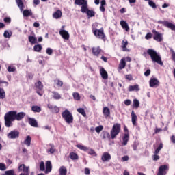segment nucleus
Returning a JSON list of instances; mask_svg holds the SVG:
<instances>
[{"instance_id": "42", "label": "nucleus", "mask_w": 175, "mask_h": 175, "mask_svg": "<svg viewBox=\"0 0 175 175\" xmlns=\"http://www.w3.org/2000/svg\"><path fill=\"white\" fill-rule=\"evenodd\" d=\"M77 148H79V150H82V151H88V148L87 146L78 144L76 146Z\"/></svg>"}, {"instance_id": "60", "label": "nucleus", "mask_w": 175, "mask_h": 175, "mask_svg": "<svg viewBox=\"0 0 175 175\" xmlns=\"http://www.w3.org/2000/svg\"><path fill=\"white\" fill-rule=\"evenodd\" d=\"M159 159V157L158 156V154H154L153 155V161H158Z\"/></svg>"}, {"instance_id": "27", "label": "nucleus", "mask_w": 175, "mask_h": 175, "mask_svg": "<svg viewBox=\"0 0 175 175\" xmlns=\"http://www.w3.org/2000/svg\"><path fill=\"white\" fill-rule=\"evenodd\" d=\"M103 113L105 117H110V109H109V107H105Z\"/></svg>"}, {"instance_id": "14", "label": "nucleus", "mask_w": 175, "mask_h": 175, "mask_svg": "<svg viewBox=\"0 0 175 175\" xmlns=\"http://www.w3.org/2000/svg\"><path fill=\"white\" fill-rule=\"evenodd\" d=\"M111 159V155L109 154V152H104L103 156L101 157V160L103 162H108Z\"/></svg>"}, {"instance_id": "30", "label": "nucleus", "mask_w": 175, "mask_h": 175, "mask_svg": "<svg viewBox=\"0 0 175 175\" xmlns=\"http://www.w3.org/2000/svg\"><path fill=\"white\" fill-rule=\"evenodd\" d=\"M32 140V137L31 136L27 135L26 137L25 140L24 141V144L27 145V147H29L31 146V141Z\"/></svg>"}, {"instance_id": "24", "label": "nucleus", "mask_w": 175, "mask_h": 175, "mask_svg": "<svg viewBox=\"0 0 175 175\" xmlns=\"http://www.w3.org/2000/svg\"><path fill=\"white\" fill-rule=\"evenodd\" d=\"M53 18H61L62 17V12L61 10H57L53 14Z\"/></svg>"}, {"instance_id": "7", "label": "nucleus", "mask_w": 175, "mask_h": 175, "mask_svg": "<svg viewBox=\"0 0 175 175\" xmlns=\"http://www.w3.org/2000/svg\"><path fill=\"white\" fill-rule=\"evenodd\" d=\"M20 136V132H18V131H10L8 135H7V137L8 139H18Z\"/></svg>"}, {"instance_id": "28", "label": "nucleus", "mask_w": 175, "mask_h": 175, "mask_svg": "<svg viewBox=\"0 0 175 175\" xmlns=\"http://www.w3.org/2000/svg\"><path fill=\"white\" fill-rule=\"evenodd\" d=\"M23 17H29L32 16V11L29 10H23Z\"/></svg>"}, {"instance_id": "43", "label": "nucleus", "mask_w": 175, "mask_h": 175, "mask_svg": "<svg viewBox=\"0 0 175 175\" xmlns=\"http://www.w3.org/2000/svg\"><path fill=\"white\" fill-rule=\"evenodd\" d=\"M12 31L9 32L8 30L5 31L3 33L4 38H12Z\"/></svg>"}, {"instance_id": "31", "label": "nucleus", "mask_w": 175, "mask_h": 175, "mask_svg": "<svg viewBox=\"0 0 175 175\" xmlns=\"http://www.w3.org/2000/svg\"><path fill=\"white\" fill-rule=\"evenodd\" d=\"M139 85H130L129 87V91H139Z\"/></svg>"}, {"instance_id": "62", "label": "nucleus", "mask_w": 175, "mask_h": 175, "mask_svg": "<svg viewBox=\"0 0 175 175\" xmlns=\"http://www.w3.org/2000/svg\"><path fill=\"white\" fill-rule=\"evenodd\" d=\"M151 73V70H147L145 72L144 75L145 76H150V74Z\"/></svg>"}, {"instance_id": "10", "label": "nucleus", "mask_w": 175, "mask_h": 175, "mask_svg": "<svg viewBox=\"0 0 175 175\" xmlns=\"http://www.w3.org/2000/svg\"><path fill=\"white\" fill-rule=\"evenodd\" d=\"M169 170V165H161L159 168V172L157 175H166V170Z\"/></svg>"}, {"instance_id": "35", "label": "nucleus", "mask_w": 175, "mask_h": 175, "mask_svg": "<svg viewBox=\"0 0 175 175\" xmlns=\"http://www.w3.org/2000/svg\"><path fill=\"white\" fill-rule=\"evenodd\" d=\"M167 28H170L172 31H175V25L167 21V25H165Z\"/></svg>"}, {"instance_id": "21", "label": "nucleus", "mask_w": 175, "mask_h": 175, "mask_svg": "<svg viewBox=\"0 0 175 175\" xmlns=\"http://www.w3.org/2000/svg\"><path fill=\"white\" fill-rule=\"evenodd\" d=\"M131 121L133 125L136 126V121H137V116H136V113H135V111H132L131 112Z\"/></svg>"}, {"instance_id": "36", "label": "nucleus", "mask_w": 175, "mask_h": 175, "mask_svg": "<svg viewBox=\"0 0 175 175\" xmlns=\"http://www.w3.org/2000/svg\"><path fill=\"white\" fill-rule=\"evenodd\" d=\"M6 98V93L5 92V90L2 88H0V98L5 99Z\"/></svg>"}, {"instance_id": "40", "label": "nucleus", "mask_w": 175, "mask_h": 175, "mask_svg": "<svg viewBox=\"0 0 175 175\" xmlns=\"http://www.w3.org/2000/svg\"><path fill=\"white\" fill-rule=\"evenodd\" d=\"M105 5H106V1L102 0L100 2V12H105Z\"/></svg>"}, {"instance_id": "23", "label": "nucleus", "mask_w": 175, "mask_h": 175, "mask_svg": "<svg viewBox=\"0 0 175 175\" xmlns=\"http://www.w3.org/2000/svg\"><path fill=\"white\" fill-rule=\"evenodd\" d=\"M123 142L122 146H126L128 144V142L129 141V134L125 133L123 138H122Z\"/></svg>"}, {"instance_id": "50", "label": "nucleus", "mask_w": 175, "mask_h": 175, "mask_svg": "<svg viewBox=\"0 0 175 175\" xmlns=\"http://www.w3.org/2000/svg\"><path fill=\"white\" fill-rule=\"evenodd\" d=\"M101 136L103 137V139H107V137H109V132L107 131H104L101 133Z\"/></svg>"}, {"instance_id": "11", "label": "nucleus", "mask_w": 175, "mask_h": 175, "mask_svg": "<svg viewBox=\"0 0 175 175\" xmlns=\"http://www.w3.org/2000/svg\"><path fill=\"white\" fill-rule=\"evenodd\" d=\"M59 35L65 40H69V38H70L69 32H68L66 30H65V29H60L59 30Z\"/></svg>"}, {"instance_id": "18", "label": "nucleus", "mask_w": 175, "mask_h": 175, "mask_svg": "<svg viewBox=\"0 0 175 175\" xmlns=\"http://www.w3.org/2000/svg\"><path fill=\"white\" fill-rule=\"evenodd\" d=\"M28 120L29 125L33 126L34 128H38V122L36 121V120L32 118H29Z\"/></svg>"}, {"instance_id": "33", "label": "nucleus", "mask_w": 175, "mask_h": 175, "mask_svg": "<svg viewBox=\"0 0 175 175\" xmlns=\"http://www.w3.org/2000/svg\"><path fill=\"white\" fill-rule=\"evenodd\" d=\"M126 65V63L125 62V58H122L121 60H120V63L119 64V69H124V68H125Z\"/></svg>"}, {"instance_id": "61", "label": "nucleus", "mask_w": 175, "mask_h": 175, "mask_svg": "<svg viewBox=\"0 0 175 175\" xmlns=\"http://www.w3.org/2000/svg\"><path fill=\"white\" fill-rule=\"evenodd\" d=\"M126 79H127V80H129V81H131V80H133V77H132V75H126Z\"/></svg>"}, {"instance_id": "15", "label": "nucleus", "mask_w": 175, "mask_h": 175, "mask_svg": "<svg viewBox=\"0 0 175 175\" xmlns=\"http://www.w3.org/2000/svg\"><path fill=\"white\" fill-rule=\"evenodd\" d=\"M34 88L36 91H42L43 90V83H42V81H38L35 83Z\"/></svg>"}, {"instance_id": "41", "label": "nucleus", "mask_w": 175, "mask_h": 175, "mask_svg": "<svg viewBox=\"0 0 175 175\" xmlns=\"http://www.w3.org/2000/svg\"><path fill=\"white\" fill-rule=\"evenodd\" d=\"M77 111H78V113H79L80 114H82V116L83 117H86L87 116V113H85V111L84 110V109L83 108H79L77 109Z\"/></svg>"}, {"instance_id": "25", "label": "nucleus", "mask_w": 175, "mask_h": 175, "mask_svg": "<svg viewBox=\"0 0 175 175\" xmlns=\"http://www.w3.org/2000/svg\"><path fill=\"white\" fill-rule=\"evenodd\" d=\"M68 173V170H66V167L65 166H62L59 169V175H66Z\"/></svg>"}, {"instance_id": "2", "label": "nucleus", "mask_w": 175, "mask_h": 175, "mask_svg": "<svg viewBox=\"0 0 175 175\" xmlns=\"http://www.w3.org/2000/svg\"><path fill=\"white\" fill-rule=\"evenodd\" d=\"M147 53L150 55L151 59L153 62H156L159 64V65H163V62H162V59L161 58V55L153 49H148Z\"/></svg>"}, {"instance_id": "58", "label": "nucleus", "mask_w": 175, "mask_h": 175, "mask_svg": "<svg viewBox=\"0 0 175 175\" xmlns=\"http://www.w3.org/2000/svg\"><path fill=\"white\" fill-rule=\"evenodd\" d=\"M0 170H6V165L3 163H0Z\"/></svg>"}, {"instance_id": "54", "label": "nucleus", "mask_w": 175, "mask_h": 175, "mask_svg": "<svg viewBox=\"0 0 175 175\" xmlns=\"http://www.w3.org/2000/svg\"><path fill=\"white\" fill-rule=\"evenodd\" d=\"M152 38V33H148L145 36V39H146V40H149V39H151Z\"/></svg>"}, {"instance_id": "12", "label": "nucleus", "mask_w": 175, "mask_h": 175, "mask_svg": "<svg viewBox=\"0 0 175 175\" xmlns=\"http://www.w3.org/2000/svg\"><path fill=\"white\" fill-rule=\"evenodd\" d=\"M18 172H23L25 174H29V167H26L25 165L22 164L18 167Z\"/></svg>"}, {"instance_id": "9", "label": "nucleus", "mask_w": 175, "mask_h": 175, "mask_svg": "<svg viewBox=\"0 0 175 175\" xmlns=\"http://www.w3.org/2000/svg\"><path fill=\"white\" fill-rule=\"evenodd\" d=\"M149 84L151 88H157L159 87V81L155 77H152L149 81Z\"/></svg>"}, {"instance_id": "8", "label": "nucleus", "mask_w": 175, "mask_h": 175, "mask_svg": "<svg viewBox=\"0 0 175 175\" xmlns=\"http://www.w3.org/2000/svg\"><path fill=\"white\" fill-rule=\"evenodd\" d=\"M154 33L153 39L156 40V42H162L163 40V35L157 31L156 30H152Z\"/></svg>"}, {"instance_id": "5", "label": "nucleus", "mask_w": 175, "mask_h": 175, "mask_svg": "<svg viewBox=\"0 0 175 175\" xmlns=\"http://www.w3.org/2000/svg\"><path fill=\"white\" fill-rule=\"evenodd\" d=\"M75 5H78V6H81V12L82 13H85L87 12L88 1L87 0H75Z\"/></svg>"}, {"instance_id": "52", "label": "nucleus", "mask_w": 175, "mask_h": 175, "mask_svg": "<svg viewBox=\"0 0 175 175\" xmlns=\"http://www.w3.org/2000/svg\"><path fill=\"white\" fill-rule=\"evenodd\" d=\"M148 5L153 9H155V8H157V5L155 4V3H154V1L151 0L148 1Z\"/></svg>"}, {"instance_id": "47", "label": "nucleus", "mask_w": 175, "mask_h": 175, "mask_svg": "<svg viewBox=\"0 0 175 175\" xmlns=\"http://www.w3.org/2000/svg\"><path fill=\"white\" fill-rule=\"evenodd\" d=\"M55 83L57 85V87H62V85H64V82H62L59 79L55 80Z\"/></svg>"}, {"instance_id": "51", "label": "nucleus", "mask_w": 175, "mask_h": 175, "mask_svg": "<svg viewBox=\"0 0 175 175\" xmlns=\"http://www.w3.org/2000/svg\"><path fill=\"white\" fill-rule=\"evenodd\" d=\"M139 106H140V102H139L137 99H134L133 107L137 108Z\"/></svg>"}, {"instance_id": "48", "label": "nucleus", "mask_w": 175, "mask_h": 175, "mask_svg": "<svg viewBox=\"0 0 175 175\" xmlns=\"http://www.w3.org/2000/svg\"><path fill=\"white\" fill-rule=\"evenodd\" d=\"M163 148V144H160L158 148L155 150L154 154H159V151Z\"/></svg>"}, {"instance_id": "49", "label": "nucleus", "mask_w": 175, "mask_h": 175, "mask_svg": "<svg viewBox=\"0 0 175 175\" xmlns=\"http://www.w3.org/2000/svg\"><path fill=\"white\" fill-rule=\"evenodd\" d=\"M45 169H46V167L44 165V161H41L40 164V170L41 172H44Z\"/></svg>"}, {"instance_id": "56", "label": "nucleus", "mask_w": 175, "mask_h": 175, "mask_svg": "<svg viewBox=\"0 0 175 175\" xmlns=\"http://www.w3.org/2000/svg\"><path fill=\"white\" fill-rule=\"evenodd\" d=\"M46 53L49 55H51V54H53V49H51V48H47Z\"/></svg>"}, {"instance_id": "20", "label": "nucleus", "mask_w": 175, "mask_h": 175, "mask_svg": "<svg viewBox=\"0 0 175 175\" xmlns=\"http://www.w3.org/2000/svg\"><path fill=\"white\" fill-rule=\"evenodd\" d=\"M16 3L17 4L18 8H19L21 12H23L24 10V2H23V0H15Z\"/></svg>"}, {"instance_id": "46", "label": "nucleus", "mask_w": 175, "mask_h": 175, "mask_svg": "<svg viewBox=\"0 0 175 175\" xmlns=\"http://www.w3.org/2000/svg\"><path fill=\"white\" fill-rule=\"evenodd\" d=\"M95 131L97 133H100V132H102V131H103V126L100 125V126L96 127Z\"/></svg>"}, {"instance_id": "53", "label": "nucleus", "mask_w": 175, "mask_h": 175, "mask_svg": "<svg viewBox=\"0 0 175 175\" xmlns=\"http://www.w3.org/2000/svg\"><path fill=\"white\" fill-rule=\"evenodd\" d=\"M8 72H16V67L13 66H9L8 68Z\"/></svg>"}, {"instance_id": "57", "label": "nucleus", "mask_w": 175, "mask_h": 175, "mask_svg": "<svg viewBox=\"0 0 175 175\" xmlns=\"http://www.w3.org/2000/svg\"><path fill=\"white\" fill-rule=\"evenodd\" d=\"M52 110L53 113H59V108H58L57 106H54Z\"/></svg>"}, {"instance_id": "6", "label": "nucleus", "mask_w": 175, "mask_h": 175, "mask_svg": "<svg viewBox=\"0 0 175 175\" xmlns=\"http://www.w3.org/2000/svg\"><path fill=\"white\" fill-rule=\"evenodd\" d=\"M93 33L94 36L97 38V39H102L103 40H105V38H106V35H105V31L103 30V28L93 30Z\"/></svg>"}, {"instance_id": "22", "label": "nucleus", "mask_w": 175, "mask_h": 175, "mask_svg": "<svg viewBox=\"0 0 175 175\" xmlns=\"http://www.w3.org/2000/svg\"><path fill=\"white\" fill-rule=\"evenodd\" d=\"M120 25L123 28V29H125L126 32L129 31V26L128 25V23L125 21H120Z\"/></svg>"}, {"instance_id": "39", "label": "nucleus", "mask_w": 175, "mask_h": 175, "mask_svg": "<svg viewBox=\"0 0 175 175\" xmlns=\"http://www.w3.org/2000/svg\"><path fill=\"white\" fill-rule=\"evenodd\" d=\"M70 158L72 159V161H75V160L79 159V156L77 155V154L75 152H71L70 154Z\"/></svg>"}, {"instance_id": "59", "label": "nucleus", "mask_w": 175, "mask_h": 175, "mask_svg": "<svg viewBox=\"0 0 175 175\" xmlns=\"http://www.w3.org/2000/svg\"><path fill=\"white\" fill-rule=\"evenodd\" d=\"M159 24H163L164 27H166V25L167 24V21H158Z\"/></svg>"}, {"instance_id": "13", "label": "nucleus", "mask_w": 175, "mask_h": 175, "mask_svg": "<svg viewBox=\"0 0 175 175\" xmlns=\"http://www.w3.org/2000/svg\"><path fill=\"white\" fill-rule=\"evenodd\" d=\"M25 117V113L19 112L17 113V111H15V120L17 121H21Z\"/></svg>"}, {"instance_id": "19", "label": "nucleus", "mask_w": 175, "mask_h": 175, "mask_svg": "<svg viewBox=\"0 0 175 175\" xmlns=\"http://www.w3.org/2000/svg\"><path fill=\"white\" fill-rule=\"evenodd\" d=\"M100 73L104 80H107V79H109V75L107 74V72L105 70V68H102L100 70Z\"/></svg>"}, {"instance_id": "37", "label": "nucleus", "mask_w": 175, "mask_h": 175, "mask_svg": "<svg viewBox=\"0 0 175 175\" xmlns=\"http://www.w3.org/2000/svg\"><path fill=\"white\" fill-rule=\"evenodd\" d=\"M53 97L54 99H56V100H58L59 99H61V94L57 92H52Z\"/></svg>"}, {"instance_id": "45", "label": "nucleus", "mask_w": 175, "mask_h": 175, "mask_svg": "<svg viewBox=\"0 0 175 175\" xmlns=\"http://www.w3.org/2000/svg\"><path fill=\"white\" fill-rule=\"evenodd\" d=\"M72 96L75 100H80V94L79 93H73Z\"/></svg>"}, {"instance_id": "4", "label": "nucleus", "mask_w": 175, "mask_h": 175, "mask_svg": "<svg viewBox=\"0 0 175 175\" xmlns=\"http://www.w3.org/2000/svg\"><path fill=\"white\" fill-rule=\"evenodd\" d=\"M120 131H121V124L118 123L113 124L110 132L111 139H116V137H117V135L120 133Z\"/></svg>"}, {"instance_id": "55", "label": "nucleus", "mask_w": 175, "mask_h": 175, "mask_svg": "<svg viewBox=\"0 0 175 175\" xmlns=\"http://www.w3.org/2000/svg\"><path fill=\"white\" fill-rule=\"evenodd\" d=\"M88 154H90V155H93V157H96V152H95L94 151V150H92V149H90V150H89V152H88Z\"/></svg>"}, {"instance_id": "26", "label": "nucleus", "mask_w": 175, "mask_h": 175, "mask_svg": "<svg viewBox=\"0 0 175 175\" xmlns=\"http://www.w3.org/2000/svg\"><path fill=\"white\" fill-rule=\"evenodd\" d=\"M29 42L31 43V44H36V43H38V38L35 36H29Z\"/></svg>"}, {"instance_id": "29", "label": "nucleus", "mask_w": 175, "mask_h": 175, "mask_svg": "<svg viewBox=\"0 0 175 175\" xmlns=\"http://www.w3.org/2000/svg\"><path fill=\"white\" fill-rule=\"evenodd\" d=\"M31 110L34 113H40V111H42V108L38 105H33L31 107Z\"/></svg>"}, {"instance_id": "16", "label": "nucleus", "mask_w": 175, "mask_h": 175, "mask_svg": "<svg viewBox=\"0 0 175 175\" xmlns=\"http://www.w3.org/2000/svg\"><path fill=\"white\" fill-rule=\"evenodd\" d=\"M92 51L93 55H96V57H98V55L100 54V51H102V50L100 49V47L97 46L92 48Z\"/></svg>"}, {"instance_id": "38", "label": "nucleus", "mask_w": 175, "mask_h": 175, "mask_svg": "<svg viewBox=\"0 0 175 175\" xmlns=\"http://www.w3.org/2000/svg\"><path fill=\"white\" fill-rule=\"evenodd\" d=\"M49 146L51 147L49 149V152L51 154H54V152H55L56 150H55V146H54V144H50Z\"/></svg>"}, {"instance_id": "63", "label": "nucleus", "mask_w": 175, "mask_h": 175, "mask_svg": "<svg viewBox=\"0 0 175 175\" xmlns=\"http://www.w3.org/2000/svg\"><path fill=\"white\" fill-rule=\"evenodd\" d=\"M124 105H126V106H129V105H131V100H126L124 101Z\"/></svg>"}, {"instance_id": "44", "label": "nucleus", "mask_w": 175, "mask_h": 175, "mask_svg": "<svg viewBox=\"0 0 175 175\" xmlns=\"http://www.w3.org/2000/svg\"><path fill=\"white\" fill-rule=\"evenodd\" d=\"M33 49H34V51L39 53L40 51H42V45H40V44L35 45L33 47Z\"/></svg>"}, {"instance_id": "32", "label": "nucleus", "mask_w": 175, "mask_h": 175, "mask_svg": "<svg viewBox=\"0 0 175 175\" xmlns=\"http://www.w3.org/2000/svg\"><path fill=\"white\" fill-rule=\"evenodd\" d=\"M126 46H128V42L126 40V41H122V49L123 50V51H127V52H129V49H128V48H126Z\"/></svg>"}, {"instance_id": "64", "label": "nucleus", "mask_w": 175, "mask_h": 175, "mask_svg": "<svg viewBox=\"0 0 175 175\" xmlns=\"http://www.w3.org/2000/svg\"><path fill=\"white\" fill-rule=\"evenodd\" d=\"M85 174H86V175L90 174V169L89 168L85 169Z\"/></svg>"}, {"instance_id": "34", "label": "nucleus", "mask_w": 175, "mask_h": 175, "mask_svg": "<svg viewBox=\"0 0 175 175\" xmlns=\"http://www.w3.org/2000/svg\"><path fill=\"white\" fill-rule=\"evenodd\" d=\"M84 13H87L88 17H94L95 16V12L88 10V5L86 12Z\"/></svg>"}, {"instance_id": "17", "label": "nucleus", "mask_w": 175, "mask_h": 175, "mask_svg": "<svg viewBox=\"0 0 175 175\" xmlns=\"http://www.w3.org/2000/svg\"><path fill=\"white\" fill-rule=\"evenodd\" d=\"M53 169V165H51V161H48L46 163V170H45V173L46 174H47V173H50V172H51Z\"/></svg>"}, {"instance_id": "1", "label": "nucleus", "mask_w": 175, "mask_h": 175, "mask_svg": "<svg viewBox=\"0 0 175 175\" xmlns=\"http://www.w3.org/2000/svg\"><path fill=\"white\" fill-rule=\"evenodd\" d=\"M5 125L6 128L13 126V121H16V111H10L4 116Z\"/></svg>"}, {"instance_id": "3", "label": "nucleus", "mask_w": 175, "mask_h": 175, "mask_svg": "<svg viewBox=\"0 0 175 175\" xmlns=\"http://www.w3.org/2000/svg\"><path fill=\"white\" fill-rule=\"evenodd\" d=\"M62 117L66 124H72L73 122V115L68 109H66L62 113Z\"/></svg>"}]
</instances>
